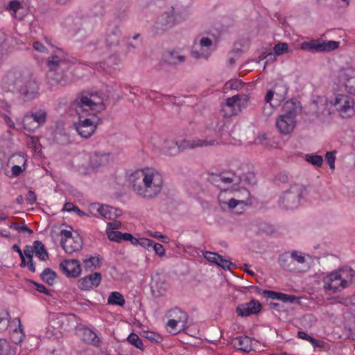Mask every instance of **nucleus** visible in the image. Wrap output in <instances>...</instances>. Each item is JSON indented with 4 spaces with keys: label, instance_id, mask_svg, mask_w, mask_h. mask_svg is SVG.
<instances>
[{
    "label": "nucleus",
    "instance_id": "680f3d73",
    "mask_svg": "<svg viewBox=\"0 0 355 355\" xmlns=\"http://www.w3.org/2000/svg\"><path fill=\"white\" fill-rule=\"evenodd\" d=\"M297 336H298V338H300L301 339H303V340H307L309 342H313L314 341V338L309 336L304 331H299L297 332Z\"/></svg>",
    "mask_w": 355,
    "mask_h": 355
},
{
    "label": "nucleus",
    "instance_id": "c9c22d12",
    "mask_svg": "<svg viewBox=\"0 0 355 355\" xmlns=\"http://www.w3.org/2000/svg\"><path fill=\"white\" fill-rule=\"evenodd\" d=\"M236 180V176L234 174L222 173L218 175H216L214 179L216 182H221L225 184L234 183Z\"/></svg>",
    "mask_w": 355,
    "mask_h": 355
},
{
    "label": "nucleus",
    "instance_id": "aec40b11",
    "mask_svg": "<svg viewBox=\"0 0 355 355\" xmlns=\"http://www.w3.org/2000/svg\"><path fill=\"white\" fill-rule=\"evenodd\" d=\"M82 239L79 235H76L72 239H67V241L61 239V245L62 248L69 254L80 250L82 248Z\"/></svg>",
    "mask_w": 355,
    "mask_h": 355
},
{
    "label": "nucleus",
    "instance_id": "e2e57ef3",
    "mask_svg": "<svg viewBox=\"0 0 355 355\" xmlns=\"http://www.w3.org/2000/svg\"><path fill=\"white\" fill-rule=\"evenodd\" d=\"M24 256H26L28 260L33 259V249L32 247L26 245L24 250Z\"/></svg>",
    "mask_w": 355,
    "mask_h": 355
},
{
    "label": "nucleus",
    "instance_id": "bf43d9fd",
    "mask_svg": "<svg viewBox=\"0 0 355 355\" xmlns=\"http://www.w3.org/2000/svg\"><path fill=\"white\" fill-rule=\"evenodd\" d=\"M153 243H154V241H153L150 239H148L141 238V239H140V241H139V245L143 246L145 248H148L150 247H153Z\"/></svg>",
    "mask_w": 355,
    "mask_h": 355
},
{
    "label": "nucleus",
    "instance_id": "cd10ccee",
    "mask_svg": "<svg viewBox=\"0 0 355 355\" xmlns=\"http://www.w3.org/2000/svg\"><path fill=\"white\" fill-rule=\"evenodd\" d=\"M184 60V56L178 55V52L175 51H166L163 54L164 62L171 65L182 62Z\"/></svg>",
    "mask_w": 355,
    "mask_h": 355
},
{
    "label": "nucleus",
    "instance_id": "5701e85b",
    "mask_svg": "<svg viewBox=\"0 0 355 355\" xmlns=\"http://www.w3.org/2000/svg\"><path fill=\"white\" fill-rule=\"evenodd\" d=\"M212 40L207 37H202L199 42V46L201 48L200 51L196 49V46H193L191 54L195 58H205L206 59L208 58L209 53L205 50H202L204 48L209 49L212 46Z\"/></svg>",
    "mask_w": 355,
    "mask_h": 355
},
{
    "label": "nucleus",
    "instance_id": "a878e982",
    "mask_svg": "<svg viewBox=\"0 0 355 355\" xmlns=\"http://www.w3.org/2000/svg\"><path fill=\"white\" fill-rule=\"evenodd\" d=\"M233 346L239 350L250 352L252 349L251 340L248 336H238L232 340Z\"/></svg>",
    "mask_w": 355,
    "mask_h": 355
},
{
    "label": "nucleus",
    "instance_id": "58836bf2",
    "mask_svg": "<svg viewBox=\"0 0 355 355\" xmlns=\"http://www.w3.org/2000/svg\"><path fill=\"white\" fill-rule=\"evenodd\" d=\"M128 341L137 348L143 349V343L140 338L135 333H132L128 337Z\"/></svg>",
    "mask_w": 355,
    "mask_h": 355
},
{
    "label": "nucleus",
    "instance_id": "4468645a",
    "mask_svg": "<svg viewBox=\"0 0 355 355\" xmlns=\"http://www.w3.org/2000/svg\"><path fill=\"white\" fill-rule=\"evenodd\" d=\"M60 268L68 277H77L80 275L81 267L76 259H66L60 263Z\"/></svg>",
    "mask_w": 355,
    "mask_h": 355
},
{
    "label": "nucleus",
    "instance_id": "774afa93",
    "mask_svg": "<svg viewBox=\"0 0 355 355\" xmlns=\"http://www.w3.org/2000/svg\"><path fill=\"white\" fill-rule=\"evenodd\" d=\"M22 172V168L18 165H14L12 167V173L14 176L19 175Z\"/></svg>",
    "mask_w": 355,
    "mask_h": 355
},
{
    "label": "nucleus",
    "instance_id": "20e7f679",
    "mask_svg": "<svg viewBox=\"0 0 355 355\" xmlns=\"http://www.w3.org/2000/svg\"><path fill=\"white\" fill-rule=\"evenodd\" d=\"M355 280V270L345 267L335 270L323 278V288L328 295H333L350 286Z\"/></svg>",
    "mask_w": 355,
    "mask_h": 355
},
{
    "label": "nucleus",
    "instance_id": "6e6d98bb",
    "mask_svg": "<svg viewBox=\"0 0 355 355\" xmlns=\"http://www.w3.org/2000/svg\"><path fill=\"white\" fill-rule=\"evenodd\" d=\"M113 222L108 223H107V231L113 230L115 231V230L119 229L121 226V223L118 220H113Z\"/></svg>",
    "mask_w": 355,
    "mask_h": 355
},
{
    "label": "nucleus",
    "instance_id": "0eeeda50",
    "mask_svg": "<svg viewBox=\"0 0 355 355\" xmlns=\"http://www.w3.org/2000/svg\"><path fill=\"white\" fill-rule=\"evenodd\" d=\"M46 112L42 109L30 112L22 119L24 128L28 132H33L46 123Z\"/></svg>",
    "mask_w": 355,
    "mask_h": 355
},
{
    "label": "nucleus",
    "instance_id": "69168bd1",
    "mask_svg": "<svg viewBox=\"0 0 355 355\" xmlns=\"http://www.w3.org/2000/svg\"><path fill=\"white\" fill-rule=\"evenodd\" d=\"M95 69L99 72H101V71H105L106 73L110 72V69H105V63H103V62H100V63L96 64Z\"/></svg>",
    "mask_w": 355,
    "mask_h": 355
},
{
    "label": "nucleus",
    "instance_id": "9d476101",
    "mask_svg": "<svg viewBox=\"0 0 355 355\" xmlns=\"http://www.w3.org/2000/svg\"><path fill=\"white\" fill-rule=\"evenodd\" d=\"M340 42L336 41H325L321 40H311L303 42L300 49L303 51L323 52L331 51L339 47Z\"/></svg>",
    "mask_w": 355,
    "mask_h": 355
},
{
    "label": "nucleus",
    "instance_id": "9b49d317",
    "mask_svg": "<svg viewBox=\"0 0 355 355\" xmlns=\"http://www.w3.org/2000/svg\"><path fill=\"white\" fill-rule=\"evenodd\" d=\"M219 142L216 139H183L179 142L173 143L180 150L186 149H194L196 148H202L212 146L218 144Z\"/></svg>",
    "mask_w": 355,
    "mask_h": 355
},
{
    "label": "nucleus",
    "instance_id": "b1692460",
    "mask_svg": "<svg viewBox=\"0 0 355 355\" xmlns=\"http://www.w3.org/2000/svg\"><path fill=\"white\" fill-rule=\"evenodd\" d=\"M226 192L227 190H224L223 191H221L218 196L219 203L222 207H224V206L227 205L228 208L232 210L235 209L238 205H241V209H243V206L247 205V202L244 199H236L234 198H232L228 201H223V198H225Z\"/></svg>",
    "mask_w": 355,
    "mask_h": 355
},
{
    "label": "nucleus",
    "instance_id": "2eb2a0df",
    "mask_svg": "<svg viewBox=\"0 0 355 355\" xmlns=\"http://www.w3.org/2000/svg\"><path fill=\"white\" fill-rule=\"evenodd\" d=\"M101 274L94 272L80 279L78 282V287L83 291H89L99 286L101 282Z\"/></svg>",
    "mask_w": 355,
    "mask_h": 355
},
{
    "label": "nucleus",
    "instance_id": "f704fd0d",
    "mask_svg": "<svg viewBox=\"0 0 355 355\" xmlns=\"http://www.w3.org/2000/svg\"><path fill=\"white\" fill-rule=\"evenodd\" d=\"M10 316L9 313L3 309H0V332L5 331L9 324Z\"/></svg>",
    "mask_w": 355,
    "mask_h": 355
},
{
    "label": "nucleus",
    "instance_id": "ddd939ff",
    "mask_svg": "<svg viewBox=\"0 0 355 355\" xmlns=\"http://www.w3.org/2000/svg\"><path fill=\"white\" fill-rule=\"evenodd\" d=\"M339 80L343 84L348 93L355 95V69L354 68L342 69L339 72Z\"/></svg>",
    "mask_w": 355,
    "mask_h": 355
},
{
    "label": "nucleus",
    "instance_id": "ea45409f",
    "mask_svg": "<svg viewBox=\"0 0 355 355\" xmlns=\"http://www.w3.org/2000/svg\"><path fill=\"white\" fill-rule=\"evenodd\" d=\"M12 354V348L6 339H0V355H10Z\"/></svg>",
    "mask_w": 355,
    "mask_h": 355
},
{
    "label": "nucleus",
    "instance_id": "e433bc0d",
    "mask_svg": "<svg viewBox=\"0 0 355 355\" xmlns=\"http://www.w3.org/2000/svg\"><path fill=\"white\" fill-rule=\"evenodd\" d=\"M23 8L22 3L19 0H11L6 6V10L11 12V15L16 17L17 12Z\"/></svg>",
    "mask_w": 355,
    "mask_h": 355
},
{
    "label": "nucleus",
    "instance_id": "3c124183",
    "mask_svg": "<svg viewBox=\"0 0 355 355\" xmlns=\"http://www.w3.org/2000/svg\"><path fill=\"white\" fill-rule=\"evenodd\" d=\"M153 247L156 254L159 257H163L165 254V249L162 244L154 242Z\"/></svg>",
    "mask_w": 355,
    "mask_h": 355
},
{
    "label": "nucleus",
    "instance_id": "c85d7f7f",
    "mask_svg": "<svg viewBox=\"0 0 355 355\" xmlns=\"http://www.w3.org/2000/svg\"><path fill=\"white\" fill-rule=\"evenodd\" d=\"M300 110L297 104L293 101H286L283 106L282 115L291 116L296 119V116L300 112Z\"/></svg>",
    "mask_w": 355,
    "mask_h": 355
},
{
    "label": "nucleus",
    "instance_id": "393cba45",
    "mask_svg": "<svg viewBox=\"0 0 355 355\" xmlns=\"http://www.w3.org/2000/svg\"><path fill=\"white\" fill-rule=\"evenodd\" d=\"M273 93L275 95V99L277 102H281L285 100L288 88L286 84L283 80L277 81L272 87Z\"/></svg>",
    "mask_w": 355,
    "mask_h": 355
},
{
    "label": "nucleus",
    "instance_id": "6ab92c4d",
    "mask_svg": "<svg viewBox=\"0 0 355 355\" xmlns=\"http://www.w3.org/2000/svg\"><path fill=\"white\" fill-rule=\"evenodd\" d=\"M121 35V29L119 26L110 25L106 31L105 42L109 46H117L119 43Z\"/></svg>",
    "mask_w": 355,
    "mask_h": 355
},
{
    "label": "nucleus",
    "instance_id": "09e8293b",
    "mask_svg": "<svg viewBox=\"0 0 355 355\" xmlns=\"http://www.w3.org/2000/svg\"><path fill=\"white\" fill-rule=\"evenodd\" d=\"M216 265L220 266L223 269L230 270L232 266V263L230 261L223 259V257L220 255Z\"/></svg>",
    "mask_w": 355,
    "mask_h": 355
},
{
    "label": "nucleus",
    "instance_id": "7c9ffc66",
    "mask_svg": "<svg viewBox=\"0 0 355 355\" xmlns=\"http://www.w3.org/2000/svg\"><path fill=\"white\" fill-rule=\"evenodd\" d=\"M107 303L112 305L123 306L125 303V299L121 293L117 291L112 292L107 299Z\"/></svg>",
    "mask_w": 355,
    "mask_h": 355
},
{
    "label": "nucleus",
    "instance_id": "338daca9",
    "mask_svg": "<svg viewBox=\"0 0 355 355\" xmlns=\"http://www.w3.org/2000/svg\"><path fill=\"white\" fill-rule=\"evenodd\" d=\"M274 97L275 98V95L273 93V91H272V88H271L270 89H269L267 92V93H266V94L265 96V98L264 99H265L266 103H270L271 102L272 99Z\"/></svg>",
    "mask_w": 355,
    "mask_h": 355
},
{
    "label": "nucleus",
    "instance_id": "de8ad7c7",
    "mask_svg": "<svg viewBox=\"0 0 355 355\" xmlns=\"http://www.w3.org/2000/svg\"><path fill=\"white\" fill-rule=\"evenodd\" d=\"M325 159L331 169L335 168L336 156L334 152H327L325 155Z\"/></svg>",
    "mask_w": 355,
    "mask_h": 355
},
{
    "label": "nucleus",
    "instance_id": "f257e3e1",
    "mask_svg": "<svg viewBox=\"0 0 355 355\" xmlns=\"http://www.w3.org/2000/svg\"><path fill=\"white\" fill-rule=\"evenodd\" d=\"M70 108L79 116L75 128L83 138L90 137L95 132L99 121L97 114L105 109L103 98L98 93L82 92L71 104Z\"/></svg>",
    "mask_w": 355,
    "mask_h": 355
},
{
    "label": "nucleus",
    "instance_id": "dca6fc26",
    "mask_svg": "<svg viewBox=\"0 0 355 355\" xmlns=\"http://www.w3.org/2000/svg\"><path fill=\"white\" fill-rule=\"evenodd\" d=\"M261 308V305L259 302L252 300L249 302L239 304L236 307V312L239 316L247 317L258 313Z\"/></svg>",
    "mask_w": 355,
    "mask_h": 355
},
{
    "label": "nucleus",
    "instance_id": "a19ab883",
    "mask_svg": "<svg viewBox=\"0 0 355 355\" xmlns=\"http://www.w3.org/2000/svg\"><path fill=\"white\" fill-rule=\"evenodd\" d=\"M274 53L277 55H281L284 53H288V45L287 43L285 42H280L275 45L274 48Z\"/></svg>",
    "mask_w": 355,
    "mask_h": 355
},
{
    "label": "nucleus",
    "instance_id": "37998d69",
    "mask_svg": "<svg viewBox=\"0 0 355 355\" xmlns=\"http://www.w3.org/2000/svg\"><path fill=\"white\" fill-rule=\"evenodd\" d=\"M144 337L148 340L155 343H160L163 340L162 336L154 331H148L144 332Z\"/></svg>",
    "mask_w": 355,
    "mask_h": 355
},
{
    "label": "nucleus",
    "instance_id": "4d7b16f0",
    "mask_svg": "<svg viewBox=\"0 0 355 355\" xmlns=\"http://www.w3.org/2000/svg\"><path fill=\"white\" fill-rule=\"evenodd\" d=\"M36 195L33 191H29L26 196V200L30 205H33L36 201Z\"/></svg>",
    "mask_w": 355,
    "mask_h": 355
},
{
    "label": "nucleus",
    "instance_id": "603ef678",
    "mask_svg": "<svg viewBox=\"0 0 355 355\" xmlns=\"http://www.w3.org/2000/svg\"><path fill=\"white\" fill-rule=\"evenodd\" d=\"M279 295V300L284 302H295L297 300V297L295 295H287L282 293H280Z\"/></svg>",
    "mask_w": 355,
    "mask_h": 355
},
{
    "label": "nucleus",
    "instance_id": "8fccbe9b",
    "mask_svg": "<svg viewBox=\"0 0 355 355\" xmlns=\"http://www.w3.org/2000/svg\"><path fill=\"white\" fill-rule=\"evenodd\" d=\"M219 256L220 255L218 254H217L216 252H205V253L204 254L205 258L207 261L214 263L216 264L218 261Z\"/></svg>",
    "mask_w": 355,
    "mask_h": 355
},
{
    "label": "nucleus",
    "instance_id": "473e14b6",
    "mask_svg": "<svg viewBox=\"0 0 355 355\" xmlns=\"http://www.w3.org/2000/svg\"><path fill=\"white\" fill-rule=\"evenodd\" d=\"M101 260L97 257L90 256L83 260V268L86 270H93L100 266Z\"/></svg>",
    "mask_w": 355,
    "mask_h": 355
},
{
    "label": "nucleus",
    "instance_id": "f8f14e48",
    "mask_svg": "<svg viewBox=\"0 0 355 355\" xmlns=\"http://www.w3.org/2000/svg\"><path fill=\"white\" fill-rule=\"evenodd\" d=\"M90 212L94 216H100L107 220H114L121 214V211L108 205L98 203L92 204L89 207Z\"/></svg>",
    "mask_w": 355,
    "mask_h": 355
},
{
    "label": "nucleus",
    "instance_id": "13d9d810",
    "mask_svg": "<svg viewBox=\"0 0 355 355\" xmlns=\"http://www.w3.org/2000/svg\"><path fill=\"white\" fill-rule=\"evenodd\" d=\"M62 210L67 211H78V212H80V210L78 208V207L75 206L71 202H66L64 205Z\"/></svg>",
    "mask_w": 355,
    "mask_h": 355
},
{
    "label": "nucleus",
    "instance_id": "a18cd8bd",
    "mask_svg": "<svg viewBox=\"0 0 355 355\" xmlns=\"http://www.w3.org/2000/svg\"><path fill=\"white\" fill-rule=\"evenodd\" d=\"M107 236L110 240L116 241V242H121L122 241V236L121 232L119 231H107Z\"/></svg>",
    "mask_w": 355,
    "mask_h": 355
},
{
    "label": "nucleus",
    "instance_id": "f03ea898",
    "mask_svg": "<svg viewBox=\"0 0 355 355\" xmlns=\"http://www.w3.org/2000/svg\"><path fill=\"white\" fill-rule=\"evenodd\" d=\"M129 182L133 192L139 197L152 200L162 191L164 186L162 175L153 168H144L132 172Z\"/></svg>",
    "mask_w": 355,
    "mask_h": 355
},
{
    "label": "nucleus",
    "instance_id": "5fc2aeb1",
    "mask_svg": "<svg viewBox=\"0 0 355 355\" xmlns=\"http://www.w3.org/2000/svg\"><path fill=\"white\" fill-rule=\"evenodd\" d=\"M34 284L35 288L40 293H44L46 295H50L49 291L43 285L35 282H32Z\"/></svg>",
    "mask_w": 355,
    "mask_h": 355
},
{
    "label": "nucleus",
    "instance_id": "4c0bfd02",
    "mask_svg": "<svg viewBox=\"0 0 355 355\" xmlns=\"http://www.w3.org/2000/svg\"><path fill=\"white\" fill-rule=\"evenodd\" d=\"M306 161L318 167L321 166L323 164V159L322 156L313 154L306 155Z\"/></svg>",
    "mask_w": 355,
    "mask_h": 355
},
{
    "label": "nucleus",
    "instance_id": "c03bdc74",
    "mask_svg": "<svg viewBox=\"0 0 355 355\" xmlns=\"http://www.w3.org/2000/svg\"><path fill=\"white\" fill-rule=\"evenodd\" d=\"M6 46V36L3 33H0V60L7 54Z\"/></svg>",
    "mask_w": 355,
    "mask_h": 355
},
{
    "label": "nucleus",
    "instance_id": "052dcab7",
    "mask_svg": "<svg viewBox=\"0 0 355 355\" xmlns=\"http://www.w3.org/2000/svg\"><path fill=\"white\" fill-rule=\"evenodd\" d=\"M61 239L67 241V239H72L74 236L72 235V232L70 230H62L60 232Z\"/></svg>",
    "mask_w": 355,
    "mask_h": 355
},
{
    "label": "nucleus",
    "instance_id": "7ed1b4c3",
    "mask_svg": "<svg viewBox=\"0 0 355 355\" xmlns=\"http://www.w3.org/2000/svg\"><path fill=\"white\" fill-rule=\"evenodd\" d=\"M48 71L46 74V83L51 87L56 85L65 86L70 82L66 74L70 67L69 60L64 53L58 49L55 54L46 60Z\"/></svg>",
    "mask_w": 355,
    "mask_h": 355
},
{
    "label": "nucleus",
    "instance_id": "0e129e2a",
    "mask_svg": "<svg viewBox=\"0 0 355 355\" xmlns=\"http://www.w3.org/2000/svg\"><path fill=\"white\" fill-rule=\"evenodd\" d=\"M33 46L36 51L41 53H44L46 51V47L40 42H35Z\"/></svg>",
    "mask_w": 355,
    "mask_h": 355
},
{
    "label": "nucleus",
    "instance_id": "f3484780",
    "mask_svg": "<svg viewBox=\"0 0 355 355\" xmlns=\"http://www.w3.org/2000/svg\"><path fill=\"white\" fill-rule=\"evenodd\" d=\"M296 119L291 116L279 115L276 119V127L281 134L288 135L295 127Z\"/></svg>",
    "mask_w": 355,
    "mask_h": 355
},
{
    "label": "nucleus",
    "instance_id": "c756f323",
    "mask_svg": "<svg viewBox=\"0 0 355 355\" xmlns=\"http://www.w3.org/2000/svg\"><path fill=\"white\" fill-rule=\"evenodd\" d=\"M83 340L94 346H98L100 343V338L96 333L88 328H85L83 331Z\"/></svg>",
    "mask_w": 355,
    "mask_h": 355
},
{
    "label": "nucleus",
    "instance_id": "49530a36",
    "mask_svg": "<svg viewBox=\"0 0 355 355\" xmlns=\"http://www.w3.org/2000/svg\"><path fill=\"white\" fill-rule=\"evenodd\" d=\"M10 228L16 230L19 232H27L30 234L33 233V231L28 228V227L26 224H23V225L20 226L19 224L16 223H11L9 225Z\"/></svg>",
    "mask_w": 355,
    "mask_h": 355
},
{
    "label": "nucleus",
    "instance_id": "72a5a7b5",
    "mask_svg": "<svg viewBox=\"0 0 355 355\" xmlns=\"http://www.w3.org/2000/svg\"><path fill=\"white\" fill-rule=\"evenodd\" d=\"M40 277L44 282L52 286L55 282L57 275L53 270L47 268L43 270Z\"/></svg>",
    "mask_w": 355,
    "mask_h": 355
},
{
    "label": "nucleus",
    "instance_id": "6e6552de",
    "mask_svg": "<svg viewBox=\"0 0 355 355\" xmlns=\"http://www.w3.org/2000/svg\"><path fill=\"white\" fill-rule=\"evenodd\" d=\"M333 105L343 119L351 118L355 114L354 100L345 94H338L334 99Z\"/></svg>",
    "mask_w": 355,
    "mask_h": 355
},
{
    "label": "nucleus",
    "instance_id": "1a4fd4ad",
    "mask_svg": "<svg viewBox=\"0 0 355 355\" xmlns=\"http://www.w3.org/2000/svg\"><path fill=\"white\" fill-rule=\"evenodd\" d=\"M248 98L246 96L235 95L232 97L227 98L225 104L223 106L221 112L223 116L230 118L232 116L237 115L242 107H245Z\"/></svg>",
    "mask_w": 355,
    "mask_h": 355
},
{
    "label": "nucleus",
    "instance_id": "79ce46f5",
    "mask_svg": "<svg viewBox=\"0 0 355 355\" xmlns=\"http://www.w3.org/2000/svg\"><path fill=\"white\" fill-rule=\"evenodd\" d=\"M290 254L292 257L293 263L296 264H304L306 262V258L303 255V253L301 252H297L296 250H293L290 252Z\"/></svg>",
    "mask_w": 355,
    "mask_h": 355
},
{
    "label": "nucleus",
    "instance_id": "4be33fe9",
    "mask_svg": "<svg viewBox=\"0 0 355 355\" xmlns=\"http://www.w3.org/2000/svg\"><path fill=\"white\" fill-rule=\"evenodd\" d=\"M278 263L285 270L290 272H301L302 270L293 263L290 252H285L281 254L279 257Z\"/></svg>",
    "mask_w": 355,
    "mask_h": 355
},
{
    "label": "nucleus",
    "instance_id": "39448f33",
    "mask_svg": "<svg viewBox=\"0 0 355 355\" xmlns=\"http://www.w3.org/2000/svg\"><path fill=\"white\" fill-rule=\"evenodd\" d=\"M14 77L13 85L24 96L25 100L31 101L38 94L39 86L36 80L29 73H21L16 72L8 75V78Z\"/></svg>",
    "mask_w": 355,
    "mask_h": 355
},
{
    "label": "nucleus",
    "instance_id": "2f4dec72",
    "mask_svg": "<svg viewBox=\"0 0 355 355\" xmlns=\"http://www.w3.org/2000/svg\"><path fill=\"white\" fill-rule=\"evenodd\" d=\"M33 248L35 250V255L42 261H45L49 258L47 252L45 250L44 245L41 241H35L33 243Z\"/></svg>",
    "mask_w": 355,
    "mask_h": 355
},
{
    "label": "nucleus",
    "instance_id": "423d86ee",
    "mask_svg": "<svg viewBox=\"0 0 355 355\" xmlns=\"http://www.w3.org/2000/svg\"><path fill=\"white\" fill-rule=\"evenodd\" d=\"M304 188L300 184H293L285 191L279 198V206L284 209H293L298 207Z\"/></svg>",
    "mask_w": 355,
    "mask_h": 355
},
{
    "label": "nucleus",
    "instance_id": "864d4df0",
    "mask_svg": "<svg viewBox=\"0 0 355 355\" xmlns=\"http://www.w3.org/2000/svg\"><path fill=\"white\" fill-rule=\"evenodd\" d=\"M263 295L265 297L268 298H270L272 300H279L280 293L265 290L263 291Z\"/></svg>",
    "mask_w": 355,
    "mask_h": 355
},
{
    "label": "nucleus",
    "instance_id": "412c9836",
    "mask_svg": "<svg viewBox=\"0 0 355 355\" xmlns=\"http://www.w3.org/2000/svg\"><path fill=\"white\" fill-rule=\"evenodd\" d=\"M110 159V155L105 152H94L90 156L89 165L92 168L105 166Z\"/></svg>",
    "mask_w": 355,
    "mask_h": 355
},
{
    "label": "nucleus",
    "instance_id": "bb28decb",
    "mask_svg": "<svg viewBox=\"0 0 355 355\" xmlns=\"http://www.w3.org/2000/svg\"><path fill=\"white\" fill-rule=\"evenodd\" d=\"M170 317H172V319H174L178 323H181L182 329H184L187 327L188 315L186 312L175 307L170 311Z\"/></svg>",
    "mask_w": 355,
    "mask_h": 355
},
{
    "label": "nucleus",
    "instance_id": "a211bd4d",
    "mask_svg": "<svg viewBox=\"0 0 355 355\" xmlns=\"http://www.w3.org/2000/svg\"><path fill=\"white\" fill-rule=\"evenodd\" d=\"M175 24L173 11L166 12L160 15L156 21L157 28L166 31L173 27Z\"/></svg>",
    "mask_w": 355,
    "mask_h": 355
}]
</instances>
